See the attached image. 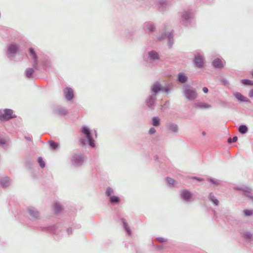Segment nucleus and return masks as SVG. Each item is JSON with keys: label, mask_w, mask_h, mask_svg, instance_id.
Segmentation results:
<instances>
[{"label": "nucleus", "mask_w": 253, "mask_h": 253, "mask_svg": "<svg viewBox=\"0 0 253 253\" xmlns=\"http://www.w3.org/2000/svg\"><path fill=\"white\" fill-rule=\"evenodd\" d=\"M182 92L184 97L189 101H193L198 97L196 89L191 85L186 84L182 86Z\"/></svg>", "instance_id": "1"}, {"label": "nucleus", "mask_w": 253, "mask_h": 253, "mask_svg": "<svg viewBox=\"0 0 253 253\" xmlns=\"http://www.w3.org/2000/svg\"><path fill=\"white\" fill-rule=\"evenodd\" d=\"M194 19V14L191 10H184L181 14L180 22L182 25L189 26Z\"/></svg>", "instance_id": "2"}, {"label": "nucleus", "mask_w": 253, "mask_h": 253, "mask_svg": "<svg viewBox=\"0 0 253 253\" xmlns=\"http://www.w3.org/2000/svg\"><path fill=\"white\" fill-rule=\"evenodd\" d=\"M84 162L83 155L81 153H75L71 158V163L76 168L82 167Z\"/></svg>", "instance_id": "3"}, {"label": "nucleus", "mask_w": 253, "mask_h": 253, "mask_svg": "<svg viewBox=\"0 0 253 253\" xmlns=\"http://www.w3.org/2000/svg\"><path fill=\"white\" fill-rule=\"evenodd\" d=\"M81 132L84 135L88 145L91 148L95 147L94 140L92 138V134L89 128L86 126H83L81 128Z\"/></svg>", "instance_id": "4"}, {"label": "nucleus", "mask_w": 253, "mask_h": 253, "mask_svg": "<svg viewBox=\"0 0 253 253\" xmlns=\"http://www.w3.org/2000/svg\"><path fill=\"white\" fill-rule=\"evenodd\" d=\"M19 48V45L15 42H12L7 45L6 53L10 60H11L12 57L17 53Z\"/></svg>", "instance_id": "5"}, {"label": "nucleus", "mask_w": 253, "mask_h": 253, "mask_svg": "<svg viewBox=\"0 0 253 253\" xmlns=\"http://www.w3.org/2000/svg\"><path fill=\"white\" fill-rule=\"evenodd\" d=\"M144 59L150 62H157L160 59V55L157 51L152 50L146 52L144 55Z\"/></svg>", "instance_id": "6"}, {"label": "nucleus", "mask_w": 253, "mask_h": 253, "mask_svg": "<svg viewBox=\"0 0 253 253\" xmlns=\"http://www.w3.org/2000/svg\"><path fill=\"white\" fill-rule=\"evenodd\" d=\"M28 51L30 56L31 57V58L33 61L32 65L33 68L37 70H40V68L39 66L38 56L35 49L32 47H30L28 49Z\"/></svg>", "instance_id": "7"}, {"label": "nucleus", "mask_w": 253, "mask_h": 253, "mask_svg": "<svg viewBox=\"0 0 253 253\" xmlns=\"http://www.w3.org/2000/svg\"><path fill=\"white\" fill-rule=\"evenodd\" d=\"M16 117L17 116L13 114V111L12 109H5L3 110V113L0 114V121H7Z\"/></svg>", "instance_id": "8"}, {"label": "nucleus", "mask_w": 253, "mask_h": 253, "mask_svg": "<svg viewBox=\"0 0 253 253\" xmlns=\"http://www.w3.org/2000/svg\"><path fill=\"white\" fill-rule=\"evenodd\" d=\"M165 39L168 40V45L169 48H171L174 42L173 40V31L172 30L169 33H164L158 38L159 41H162Z\"/></svg>", "instance_id": "9"}, {"label": "nucleus", "mask_w": 253, "mask_h": 253, "mask_svg": "<svg viewBox=\"0 0 253 253\" xmlns=\"http://www.w3.org/2000/svg\"><path fill=\"white\" fill-rule=\"evenodd\" d=\"M157 102V96L152 94L149 95L145 100V104L150 110H154Z\"/></svg>", "instance_id": "10"}, {"label": "nucleus", "mask_w": 253, "mask_h": 253, "mask_svg": "<svg viewBox=\"0 0 253 253\" xmlns=\"http://www.w3.org/2000/svg\"><path fill=\"white\" fill-rule=\"evenodd\" d=\"M180 198L185 203H188L194 200L193 194L187 189H183L180 191Z\"/></svg>", "instance_id": "11"}, {"label": "nucleus", "mask_w": 253, "mask_h": 253, "mask_svg": "<svg viewBox=\"0 0 253 253\" xmlns=\"http://www.w3.org/2000/svg\"><path fill=\"white\" fill-rule=\"evenodd\" d=\"M27 213L29 218L32 221H35L40 217V213L39 211L33 207H30L27 208Z\"/></svg>", "instance_id": "12"}, {"label": "nucleus", "mask_w": 253, "mask_h": 253, "mask_svg": "<svg viewBox=\"0 0 253 253\" xmlns=\"http://www.w3.org/2000/svg\"><path fill=\"white\" fill-rule=\"evenodd\" d=\"M41 229L42 231L50 233L54 236L58 235L60 232V230L58 229V227L56 225H49L42 227Z\"/></svg>", "instance_id": "13"}, {"label": "nucleus", "mask_w": 253, "mask_h": 253, "mask_svg": "<svg viewBox=\"0 0 253 253\" xmlns=\"http://www.w3.org/2000/svg\"><path fill=\"white\" fill-rule=\"evenodd\" d=\"M233 189L235 190L242 191L243 192V195L249 198L252 200H253V196L251 194V189L249 187H239L235 186Z\"/></svg>", "instance_id": "14"}, {"label": "nucleus", "mask_w": 253, "mask_h": 253, "mask_svg": "<svg viewBox=\"0 0 253 253\" xmlns=\"http://www.w3.org/2000/svg\"><path fill=\"white\" fill-rule=\"evenodd\" d=\"M162 89L161 84L159 82H155L150 87V91L152 95L157 96L158 93Z\"/></svg>", "instance_id": "15"}, {"label": "nucleus", "mask_w": 253, "mask_h": 253, "mask_svg": "<svg viewBox=\"0 0 253 253\" xmlns=\"http://www.w3.org/2000/svg\"><path fill=\"white\" fill-rule=\"evenodd\" d=\"M193 62L195 65L198 68H202L204 66V58L200 54L195 55Z\"/></svg>", "instance_id": "16"}, {"label": "nucleus", "mask_w": 253, "mask_h": 253, "mask_svg": "<svg viewBox=\"0 0 253 253\" xmlns=\"http://www.w3.org/2000/svg\"><path fill=\"white\" fill-rule=\"evenodd\" d=\"M64 94L66 99L68 101H71L74 98V93L72 89L69 87H66L64 88Z\"/></svg>", "instance_id": "17"}, {"label": "nucleus", "mask_w": 253, "mask_h": 253, "mask_svg": "<svg viewBox=\"0 0 253 253\" xmlns=\"http://www.w3.org/2000/svg\"><path fill=\"white\" fill-rule=\"evenodd\" d=\"M167 127L169 130L173 133H176L178 131V126L175 123H168L167 125Z\"/></svg>", "instance_id": "18"}, {"label": "nucleus", "mask_w": 253, "mask_h": 253, "mask_svg": "<svg viewBox=\"0 0 253 253\" xmlns=\"http://www.w3.org/2000/svg\"><path fill=\"white\" fill-rule=\"evenodd\" d=\"M0 184L2 188L8 186L10 184V178L8 176H4L0 178Z\"/></svg>", "instance_id": "19"}, {"label": "nucleus", "mask_w": 253, "mask_h": 253, "mask_svg": "<svg viewBox=\"0 0 253 253\" xmlns=\"http://www.w3.org/2000/svg\"><path fill=\"white\" fill-rule=\"evenodd\" d=\"M53 113L59 116H65L67 114L68 111L64 107H59L54 109Z\"/></svg>", "instance_id": "20"}, {"label": "nucleus", "mask_w": 253, "mask_h": 253, "mask_svg": "<svg viewBox=\"0 0 253 253\" xmlns=\"http://www.w3.org/2000/svg\"><path fill=\"white\" fill-rule=\"evenodd\" d=\"M158 9L160 11H164L167 8L168 3L166 0H159L158 1Z\"/></svg>", "instance_id": "21"}, {"label": "nucleus", "mask_w": 253, "mask_h": 253, "mask_svg": "<svg viewBox=\"0 0 253 253\" xmlns=\"http://www.w3.org/2000/svg\"><path fill=\"white\" fill-rule=\"evenodd\" d=\"M120 219L122 223L123 224L124 228L125 229L127 234L129 235H131V230L125 219L123 217H120Z\"/></svg>", "instance_id": "22"}, {"label": "nucleus", "mask_w": 253, "mask_h": 253, "mask_svg": "<svg viewBox=\"0 0 253 253\" xmlns=\"http://www.w3.org/2000/svg\"><path fill=\"white\" fill-rule=\"evenodd\" d=\"M233 95L239 101L247 103L251 102L250 99L246 98L239 92H235L234 93Z\"/></svg>", "instance_id": "23"}, {"label": "nucleus", "mask_w": 253, "mask_h": 253, "mask_svg": "<svg viewBox=\"0 0 253 253\" xmlns=\"http://www.w3.org/2000/svg\"><path fill=\"white\" fill-rule=\"evenodd\" d=\"M177 81L181 84H185L188 81V77L183 72L177 75Z\"/></svg>", "instance_id": "24"}, {"label": "nucleus", "mask_w": 253, "mask_h": 253, "mask_svg": "<svg viewBox=\"0 0 253 253\" xmlns=\"http://www.w3.org/2000/svg\"><path fill=\"white\" fill-rule=\"evenodd\" d=\"M212 65L215 68H221L223 67V65L221 60L218 58L213 60L212 62Z\"/></svg>", "instance_id": "25"}, {"label": "nucleus", "mask_w": 253, "mask_h": 253, "mask_svg": "<svg viewBox=\"0 0 253 253\" xmlns=\"http://www.w3.org/2000/svg\"><path fill=\"white\" fill-rule=\"evenodd\" d=\"M121 200L119 197L112 196L109 198V202L112 205H117L120 203Z\"/></svg>", "instance_id": "26"}, {"label": "nucleus", "mask_w": 253, "mask_h": 253, "mask_svg": "<svg viewBox=\"0 0 253 253\" xmlns=\"http://www.w3.org/2000/svg\"><path fill=\"white\" fill-rule=\"evenodd\" d=\"M194 106L198 109H209L211 107V105L204 102H198L194 104Z\"/></svg>", "instance_id": "27"}, {"label": "nucleus", "mask_w": 253, "mask_h": 253, "mask_svg": "<svg viewBox=\"0 0 253 253\" xmlns=\"http://www.w3.org/2000/svg\"><path fill=\"white\" fill-rule=\"evenodd\" d=\"M223 220L231 224H234L236 221L234 217L228 214L224 215Z\"/></svg>", "instance_id": "28"}, {"label": "nucleus", "mask_w": 253, "mask_h": 253, "mask_svg": "<svg viewBox=\"0 0 253 253\" xmlns=\"http://www.w3.org/2000/svg\"><path fill=\"white\" fill-rule=\"evenodd\" d=\"M209 200L215 206H218L219 205V201L214 196L212 192H210L208 196Z\"/></svg>", "instance_id": "29"}, {"label": "nucleus", "mask_w": 253, "mask_h": 253, "mask_svg": "<svg viewBox=\"0 0 253 253\" xmlns=\"http://www.w3.org/2000/svg\"><path fill=\"white\" fill-rule=\"evenodd\" d=\"M42 68L44 70H47L51 67V61L48 59H45L42 62Z\"/></svg>", "instance_id": "30"}, {"label": "nucleus", "mask_w": 253, "mask_h": 253, "mask_svg": "<svg viewBox=\"0 0 253 253\" xmlns=\"http://www.w3.org/2000/svg\"><path fill=\"white\" fill-rule=\"evenodd\" d=\"M34 73V70L32 68H28L25 71V77L28 79H31L33 78V74Z\"/></svg>", "instance_id": "31"}, {"label": "nucleus", "mask_w": 253, "mask_h": 253, "mask_svg": "<svg viewBox=\"0 0 253 253\" xmlns=\"http://www.w3.org/2000/svg\"><path fill=\"white\" fill-rule=\"evenodd\" d=\"M145 30L148 32H153L155 30V26L153 23L148 22L145 23Z\"/></svg>", "instance_id": "32"}, {"label": "nucleus", "mask_w": 253, "mask_h": 253, "mask_svg": "<svg viewBox=\"0 0 253 253\" xmlns=\"http://www.w3.org/2000/svg\"><path fill=\"white\" fill-rule=\"evenodd\" d=\"M242 236L246 239H251L253 236V234L249 231H245L241 233Z\"/></svg>", "instance_id": "33"}, {"label": "nucleus", "mask_w": 253, "mask_h": 253, "mask_svg": "<svg viewBox=\"0 0 253 253\" xmlns=\"http://www.w3.org/2000/svg\"><path fill=\"white\" fill-rule=\"evenodd\" d=\"M248 128L245 125H241L238 127L239 132L242 134L246 133L248 132Z\"/></svg>", "instance_id": "34"}, {"label": "nucleus", "mask_w": 253, "mask_h": 253, "mask_svg": "<svg viewBox=\"0 0 253 253\" xmlns=\"http://www.w3.org/2000/svg\"><path fill=\"white\" fill-rule=\"evenodd\" d=\"M207 180L211 184L215 186H218L221 184V181L220 180L216 179L212 177L208 178Z\"/></svg>", "instance_id": "35"}, {"label": "nucleus", "mask_w": 253, "mask_h": 253, "mask_svg": "<svg viewBox=\"0 0 253 253\" xmlns=\"http://www.w3.org/2000/svg\"><path fill=\"white\" fill-rule=\"evenodd\" d=\"M152 125L154 126H158L160 125V119L157 116L153 117L152 119Z\"/></svg>", "instance_id": "36"}, {"label": "nucleus", "mask_w": 253, "mask_h": 253, "mask_svg": "<svg viewBox=\"0 0 253 253\" xmlns=\"http://www.w3.org/2000/svg\"><path fill=\"white\" fill-rule=\"evenodd\" d=\"M62 209L63 207L60 204L57 202H56L54 204V210L56 212H60Z\"/></svg>", "instance_id": "37"}, {"label": "nucleus", "mask_w": 253, "mask_h": 253, "mask_svg": "<svg viewBox=\"0 0 253 253\" xmlns=\"http://www.w3.org/2000/svg\"><path fill=\"white\" fill-rule=\"evenodd\" d=\"M48 143L49 144V146H50V149H52V150H53L56 149L58 148V146H59L58 143H56L54 141H52V140L48 141Z\"/></svg>", "instance_id": "38"}, {"label": "nucleus", "mask_w": 253, "mask_h": 253, "mask_svg": "<svg viewBox=\"0 0 253 253\" xmlns=\"http://www.w3.org/2000/svg\"><path fill=\"white\" fill-rule=\"evenodd\" d=\"M241 83L245 85H253V81L249 79H242L241 80Z\"/></svg>", "instance_id": "39"}, {"label": "nucleus", "mask_w": 253, "mask_h": 253, "mask_svg": "<svg viewBox=\"0 0 253 253\" xmlns=\"http://www.w3.org/2000/svg\"><path fill=\"white\" fill-rule=\"evenodd\" d=\"M114 193V190L111 187H108L106 189V191L105 192V195L108 197H110L112 196L111 194Z\"/></svg>", "instance_id": "40"}, {"label": "nucleus", "mask_w": 253, "mask_h": 253, "mask_svg": "<svg viewBox=\"0 0 253 253\" xmlns=\"http://www.w3.org/2000/svg\"><path fill=\"white\" fill-rule=\"evenodd\" d=\"M38 162L42 168H44L45 167V163L42 157H39L38 159Z\"/></svg>", "instance_id": "41"}, {"label": "nucleus", "mask_w": 253, "mask_h": 253, "mask_svg": "<svg viewBox=\"0 0 253 253\" xmlns=\"http://www.w3.org/2000/svg\"><path fill=\"white\" fill-rule=\"evenodd\" d=\"M253 213V211L251 210H244V214L245 216H251Z\"/></svg>", "instance_id": "42"}, {"label": "nucleus", "mask_w": 253, "mask_h": 253, "mask_svg": "<svg viewBox=\"0 0 253 253\" xmlns=\"http://www.w3.org/2000/svg\"><path fill=\"white\" fill-rule=\"evenodd\" d=\"M237 140V136H234L233 138L229 137L227 139V142L229 144H231L232 143L236 142Z\"/></svg>", "instance_id": "43"}, {"label": "nucleus", "mask_w": 253, "mask_h": 253, "mask_svg": "<svg viewBox=\"0 0 253 253\" xmlns=\"http://www.w3.org/2000/svg\"><path fill=\"white\" fill-rule=\"evenodd\" d=\"M166 179H167V182L171 185L172 186H174V183L175 182V180L173 179V178H170V177H167L166 178Z\"/></svg>", "instance_id": "44"}, {"label": "nucleus", "mask_w": 253, "mask_h": 253, "mask_svg": "<svg viewBox=\"0 0 253 253\" xmlns=\"http://www.w3.org/2000/svg\"><path fill=\"white\" fill-rule=\"evenodd\" d=\"M133 34V31H126L125 33L126 37L128 39L132 40Z\"/></svg>", "instance_id": "45"}, {"label": "nucleus", "mask_w": 253, "mask_h": 253, "mask_svg": "<svg viewBox=\"0 0 253 253\" xmlns=\"http://www.w3.org/2000/svg\"><path fill=\"white\" fill-rule=\"evenodd\" d=\"M220 81L221 83L225 86H228L229 84L228 81L224 78H221Z\"/></svg>", "instance_id": "46"}, {"label": "nucleus", "mask_w": 253, "mask_h": 253, "mask_svg": "<svg viewBox=\"0 0 253 253\" xmlns=\"http://www.w3.org/2000/svg\"><path fill=\"white\" fill-rule=\"evenodd\" d=\"M161 88H162V89L161 91H162V92H169V91L170 90V88L169 86H162L161 85Z\"/></svg>", "instance_id": "47"}, {"label": "nucleus", "mask_w": 253, "mask_h": 253, "mask_svg": "<svg viewBox=\"0 0 253 253\" xmlns=\"http://www.w3.org/2000/svg\"><path fill=\"white\" fill-rule=\"evenodd\" d=\"M221 105L225 108H229L230 106V104L229 102L226 101H222L221 102Z\"/></svg>", "instance_id": "48"}, {"label": "nucleus", "mask_w": 253, "mask_h": 253, "mask_svg": "<svg viewBox=\"0 0 253 253\" xmlns=\"http://www.w3.org/2000/svg\"><path fill=\"white\" fill-rule=\"evenodd\" d=\"M169 102L166 101L165 103L162 106V109H167L169 108Z\"/></svg>", "instance_id": "49"}, {"label": "nucleus", "mask_w": 253, "mask_h": 253, "mask_svg": "<svg viewBox=\"0 0 253 253\" xmlns=\"http://www.w3.org/2000/svg\"><path fill=\"white\" fill-rule=\"evenodd\" d=\"M156 240L160 243H163L166 242L167 241V239L162 238V237H158L156 238Z\"/></svg>", "instance_id": "50"}, {"label": "nucleus", "mask_w": 253, "mask_h": 253, "mask_svg": "<svg viewBox=\"0 0 253 253\" xmlns=\"http://www.w3.org/2000/svg\"><path fill=\"white\" fill-rule=\"evenodd\" d=\"M156 131V129L154 127H152L149 129L148 133L150 135H152L154 134Z\"/></svg>", "instance_id": "51"}, {"label": "nucleus", "mask_w": 253, "mask_h": 253, "mask_svg": "<svg viewBox=\"0 0 253 253\" xmlns=\"http://www.w3.org/2000/svg\"><path fill=\"white\" fill-rule=\"evenodd\" d=\"M86 140L84 138H81L80 140V143L81 146H83L86 144Z\"/></svg>", "instance_id": "52"}, {"label": "nucleus", "mask_w": 253, "mask_h": 253, "mask_svg": "<svg viewBox=\"0 0 253 253\" xmlns=\"http://www.w3.org/2000/svg\"><path fill=\"white\" fill-rule=\"evenodd\" d=\"M193 179H195V180H196L197 181H202L203 180V179L201 178V177H197V176H193L192 177V178Z\"/></svg>", "instance_id": "53"}, {"label": "nucleus", "mask_w": 253, "mask_h": 253, "mask_svg": "<svg viewBox=\"0 0 253 253\" xmlns=\"http://www.w3.org/2000/svg\"><path fill=\"white\" fill-rule=\"evenodd\" d=\"M67 233L68 235H71L72 234V228L71 227H69L67 229Z\"/></svg>", "instance_id": "54"}, {"label": "nucleus", "mask_w": 253, "mask_h": 253, "mask_svg": "<svg viewBox=\"0 0 253 253\" xmlns=\"http://www.w3.org/2000/svg\"><path fill=\"white\" fill-rule=\"evenodd\" d=\"M249 96L250 98H253V89H251V90L249 91Z\"/></svg>", "instance_id": "55"}, {"label": "nucleus", "mask_w": 253, "mask_h": 253, "mask_svg": "<svg viewBox=\"0 0 253 253\" xmlns=\"http://www.w3.org/2000/svg\"><path fill=\"white\" fill-rule=\"evenodd\" d=\"M203 91L205 93H208L209 92V89L207 87H204L203 88Z\"/></svg>", "instance_id": "56"}, {"label": "nucleus", "mask_w": 253, "mask_h": 253, "mask_svg": "<svg viewBox=\"0 0 253 253\" xmlns=\"http://www.w3.org/2000/svg\"><path fill=\"white\" fill-rule=\"evenodd\" d=\"M5 141L4 140H3L2 139L0 138V145L1 146H3L4 145H5Z\"/></svg>", "instance_id": "57"}, {"label": "nucleus", "mask_w": 253, "mask_h": 253, "mask_svg": "<svg viewBox=\"0 0 253 253\" xmlns=\"http://www.w3.org/2000/svg\"><path fill=\"white\" fill-rule=\"evenodd\" d=\"M25 138L29 141H32V138L31 137H29V136H25Z\"/></svg>", "instance_id": "58"}, {"label": "nucleus", "mask_w": 253, "mask_h": 253, "mask_svg": "<svg viewBox=\"0 0 253 253\" xmlns=\"http://www.w3.org/2000/svg\"><path fill=\"white\" fill-rule=\"evenodd\" d=\"M155 248L158 250H160L162 249L163 247L161 246L157 245V246H155Z\"/></svg>", "instance_id": "59"}, {"label": "nucleus", "mask_w": 253, "mask_h": 253, "mask_svg": "<svg viewBox=\"0 0 253 253\" xmlns=\"http://www.w3.org/2000/svg\"><path fill=\"white\" fill-rule=\"evenodd\" d=\"M154 160L155 161H158L159 160V157L157 155H155L154 156Z\"/></svg>", "instance_id": "60"}, {"label": "nucleus", "mask_w": 253, "mask_h": 253, "mask_svg": "<svg viewBox=\"0 0 253 253\" xmlns=\"http://www.w3.org/2000/svg\"><path fill=\"white\" fill-rule=\"evenodd\" d=\"M94 132L95 137L96 138L97 137V133L96 130H94Z\"/></svg>", "instance_id": "61"}, {"label": "nucleus", "mask_w": 253, "mask_h": 253, "mask_svg": "<svg viewBox=\"0 0 253 253\" xmlns=\"http://www.w3.org/2000/svg\"><path fill=\"white\" fill-rule=\"evenodd\" d=\"M206 132H205V131H203V132H202V135L203 136H205V135H206Z\"/></svg>", "instance_id": "62"}, {"label": "nucleus", "mask_w": 253, "mask_h": 253, "mask_svg": "<svg viewBox=\"0 0 253 253\" xmlns=\"http://www.w3.org/2000/svg\"><path fill=\"white\" fill-rule=\"evenodd\" d=\"M136 253H141L140 251H138V250H136Z\"/></svg>", "instance_id": "63"}, {"label": "nucleus", "mask_w": 253, "mask_h": 253, "mask_svg": "<svg viewBox=\"0 0 253 253\" xmlns=\"http://www.w3.org/2000/svg\"><path fill=\"white\" fill-rule=\"evenodd\" d=\"M251 74L252 75V77H253V71H252L251 72Z\"/></svg>", "instance_id": "64"}]
</instances>
